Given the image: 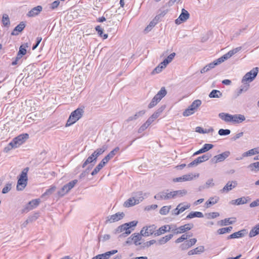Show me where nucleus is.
Here are the masks:
<instances>
[{
    "label": "nucleus",
    "mask_w": 259,
    "mask_h": 259,
    "mask_svg": "<svg viewBox=\"0 0 259 259\" xmlns=\"http://www.w3.org/2000/svg\"><path fill=\"white\" fill-rule=\"evenodd\" d=\"M258 73V68L255 67L251 70L249 72L245 74L242 79V82L243 83L240 86L241 89L243 92H246L249 88V83L251 82L256 76Z\"/></svg>",
    "instance_id": "obj_1"
},
{
    "label": "nucleus",
    "mask_w": 259,
    "mask_h": 259,
    "mask_svg": "<svg viewBox=\"0 0 259 259\" xmlns=\"http://www.w3.org/2000/svg\"><path fill=\"white\" fill-rule=\"evenodd\" d=\"M83 113V110L81 108H77L70 115L66 126H70L76 122L82 116Z\"/></svg>",
    "instance_id": "obj_2"
},
{
    "label": "nucleus",
    "mask_w": 259,
    "mask_h": 259,
    "mask_svg": "<svg viewBox=\"0 0 259 259\" xmlns=\"http://www.w3.org/2000/svg\"><path fill=\"white\" fill-rule=\"evenodd\" d=\"M28 170V168H25L22 171L20 178L18 180L17 185V190L18 191H22L23 190L27 185V174Z\"/></svg>",
    "instance_id": "obj_3"
},
{
    "label": "nucleus",
    "mask_w": 259,
    "mask_h": 259,
    "mask_svg": "<svg viewBox=\"0 0 259 259\" xmlns=\"http://www.w3.org/2000/svg\"><path fill=\"white\" fill-rule=\"evenodd\" d=\"M133 229H129V227L125 224H123L118 226L114 231L115 234H118L122 233L119 236V238H124L130 234Z\"/></svg>",
    "instance_id": "obj_4"
},
{
    "label": "nucleus",
    "mask_w": 259,
    "mask_h": 259,
    "mask_svg": "<svg viewBox=\"0 0 259 259\" xmlns=\"http://www.w3.org/2000/svg\"><path fill=\"white\" fill-rule=\"evenodd\" d=\"M77 180H73L68 184L65 185L58 192V195L62 197L67 194L77 183Z\"/></svg>",
    "instance_id": "obj_5"
},
{
    "label": "nucleus",
    "mask_w": 259,
    "mask_h": 259,
    "mask_svg": "<svg viewBox=\"0 0 259 259\" xmlns=\"http://www.w3.org/2000/svg\"><path fill=\"white\" fill-rule=\"evenodd\" d=\"M211 154H209L208 153L204 154L203 155H202L201 156H199V157H197L194 161H193L192 162L190 163L188 165V166L192 167L193 166H196L201 162L207 161L211 157Z\"/></svg>",
    "instance_id": "obj_6"
},
{
    "label": "nucleus",
    "mask_w": 259,
    "mask_h": 259,
    "mask_svg": "<svg viewBox=\"0 0 259 259\" xmlns=\"http://www.w3.org/2000/svg\"><path fill=\"white\" fill-rule=\"evenodd\" d=\"M156 227L153 225L148 227H144L141 230L140 233L143 236H149L156 232Z\"/></svg>",
    "instance_id": "obj_7"
},
{
    "label": "nucleus",
    "mask_w": 259,
    "mask_h": 259,
    "mask_svg": "<svg viewBox=\"0 0 259 259\" xmlns=\"http://www.w3.org/2000/svg\"><path fill=\"white\" fill-rule=\"evenodd\" d=\"M28 135L27 134H21L15 138L13 140V143L14 144V147H18L20 145H22L25 140L28 138Z\"/></svg>",
    "instance_id": "obj_8"
},
{
    "label": "nucleus",
    "mask_w": 259,
    "mask_h": 259,
    "mask_svg": "<svg viewBox=\"0 0 259 259\" xmlns=\"http://www.w3.org/2000/svg\"><path fill=\"white\" fill-rule=\"evenodd\" d=\"M124 217L123 212H117L114 214H112L108 217L106 221V223H112L121 220Z\"/></svg>",
    "instance_id": "obj_9"
},
{
    "label": "nucleus",
    "mask_w": 259,
    "mask_h": 259,
    "mask_svg": "<svg viewBox=\"0 0 259 259\" xmlns=\"http://www.w3.org/2000/svg\"><path fill=\"white\" fill-rule=\"evenodd\" d=\"M190 17V14L189 12L185 9H182V12L178 18L175 20V23L177 24H180L182 23L185 22Z\"/></svg>",
    "instance_id": "obj_10"
},
{
    "label": "nucleus",
    "mask_w": 259,
    "mask_h": 259,
    "mask_svg": "<svg viewBox=\"0 0 259 259\" xmlns=\"http://www.w3.org/2000/svg\"><path fill=\"white\" fill-rule=\"evenodd\" d=\"M193 226L194 225L193 224H187L180 226L179 228L172 229L171 231L173 232L175 234H180L190 230L193 227Z\"/></svg>",
    "instance_id": "obj_11"
},
{
    "label": "nucleus",
    "mask_w": 259,
    "mask_h": 259,
    "mask_svg": "<svg viewBox=\"0 0 259 259\" xmlns=\"http://www.w3.org/2000/svg\"><path fill=\"white\" fill-rule=\"evenodd\" d=\"M230 154V152L228 151H225L220 154L214 156L211 160L213 163H217L219 162L223 161Z\"/></svg>",
    "instance_id": "obj_12"
},
{
    "label": "nucleus",
    "mask_w": 259,
    "mask_h": 259,
    "mask_svg": "<svg viewBox=\"0 0 259 259\" xmlns=\"http://www.w3.org/2000/svg\"><path fill=\"white\" fill-rule=\"evenodd\" d=\"M237 185L238 183L236 181H229L224 188L220 190V192L222 193H228L233 188H235Z\"/></svg>",
    "instance_id": "obj_13"
},
{
    "label": "nucleus",
    "mask_w": 259,
    "mask_h": 259,
    "mask_svg": "<svg viewBox=\"0 0 259 259\" xmlns=\"http://www.w3.org/2000/svg\"><path fill=\"white\" fill-rule=\"evenodd\" d=\"M145 113V111L143 110L136 113L134 115L130 116L124 121L125 123H127L132 121H135L142 117Z\"/></svg>",
    "instance_id": "obj_14"
},
{
    "label": "nucleus",
    "mask_w": 259,
    "mask_h": 259,
    "mask_svg": "<svg viewBox=\"0 0 259 259\" xmlns=\"http://www.w3.org/2000/svg\"><path fill=\"white\" fill-rule=\"evenodd\" d=\"M117 252V250H112L104 253L98 254L92 259H108L110 256Z\"/></svg>",
    "instance_id": "obj_15"
},
{
    "label": "nucleus",
    "mask_w": 259,
    "mask_h": 259,
    "mask_svg": "<svg viewBox=\"0 0 259 259\" xmlns=\"http://www.w3.org/2000/svg\"><path fill=\"white\" fill-rule=\"evenodd\" d=\"M195 176H193L192 174H189L179 178H175L173 181L174 182H179L191 181L193 179V177Z\"/></svg>",
    "instance_id": "obj_16"
},
{
    "label": "nucleus",
    "mask_w": 259,
    "mask_h": 259,
    "mask_svg": "<svg viewBox=\"0 0 259 259\" xmlns=\"http://www.w3.org/2000/svg\"><path fill=\"white\" fill-rule=\"evenodd\" d=\"M172 228L169 225H165L161 227L158 230H156L154 233L156 236H159L166 232L171 231Z\"/></svg>",
    "instance_id": "obj_17"
},
{
    "label": "nucleus",
    "mask_w": 259,
    "mask_h": 259,
    "mask_svg": "<svg viewBox=\"0 0 259 259\" xmlns=\"http://www.w3.org/2000/svg\"><path fill=\"white\" fill-rule=\"evenodd\" d=\"M97 158L94 155L93 153L92 154L91 156H90L83 163L82 165V167L84 168L87 165L89 164H92V165H94V164L96 162Z\"/></svg>",
    "instance_id": "obj_18"
},
{
    "label": "nucleus",
    "mask_w": 259,
    "mask_h": 259,
    "mask_svg": "<svg viewBox=\"0 0 259 259\" xmlns=\"http://www.w3.org/2000/svg\"><path fill=\"white\" fill-rule=\"evenodd\" d=\"M42 8L41 6H38L36 7H34L28 12L27 16L28 17H34L38 15L39 13L42 11Z\"/></svg>",
    "instance_id": "obj_19"
},
{
    "label": "nucleus",
    "mask_w": 259,
    "mask_h": 259,
    "mask_svg": "<svg viewBox=\"0 0 259 259\" xmlns=\"http://www.w3.org/2000/svg\"><path fill=\"white\" fill-rule=\"evenodd\" d=\"M249 199L248 197H242L239 198H238L235 200H232L230 203L233 205H241L247 203L248 200Z\"/></svg>",
    "instance_id": "obj_20"
},
{
    "label": "nucleus",
    "mask_w": 259,
    "mask_h": 259,
    "mask_svg": "<svg viewBox=\"0 0 259 259\" xmlns=\"http://www.w3.org/2000/svg\"><path fill=\"white\" fill-rule=\"evenodd\" d=\"M245 120V117L242 114L232 115L231 121L235 123H239Z\"/></svg>",
    "instance_id": "obj_21"
},
{
    "label": "nucleus",
    "mask_w": 259,
    "mask_h": 259,
    "mask_svg": "<svg viewBox=\"0 0 259 259\" xmlns=\"http://www.w3.org/2000/svg\"><path fill=\"white\" fill-rule=\"evenodd\" d=\"M204 250V247L203 246H199L193 249L189 250L188 252V254L189 255L200 254L203 252Z\"/></svg>",
    "instance_id": "obj_22"
},
{
    "label": "nucleus",
    "mask_w": 259,
    "mask_h": 259,
    "mask_svg": "<svg viewBox=\"0 0 259 259\" xmlns=\"http://www.w3.org/2000/svg\"><path fill=\"white\" fill-rule=\"evenodd\" d=\"M25 24L24 22H20L17 26L15 27L13 31L11 33L12 35H18L19 32H21L25 28Z\"/></svg>",
    "instance_id": "obj_23"
},
{
    "label": "nucleus",
    "mask_w": 259,
    "mask_h": 259,
    "mask_svg": "<svg viewBox=\"0 0 259 259\" xmlns=\"http://www.w3.org/2000/svg\"><path fill=\"white\" fill-rule=\"evenodd\" d=\"M246 230H242L237 232L234 233L227 237V239L239 238L243 237L245 235Z\"/></svg>",
    "instance_id": "obj_24"
},
{
    "label": "nucleus",
    "mask_w": 259,
    "mask_h": 259,
    "mask_svg": "<svg viewBox=\"0 0 259 259\" xmlns=\"http://www.w3.org/2000/svg\"><path fill=\"white\" fill-rule=\"evenodd\" d=\"M214 186L213 179H208L204 185L200 186L198 188V190L201 191L204 189H208L210 187H212Z\"/></svg>",
    "instance_id": "obj_25"
},
{
    "label": "nucleus",
    "mask_w": 259,
    "mask_h": 259,
    "mask_svg": "<svg viewBox=\"0 0 259 259\" xmlns=\"http://www.w3.org/2000/svg\"><path fill=\"white\" fill-rule=\"evenodd\" d=\"M166 94L167 91L165 88L164 87H162L157 94L155 95L154 97H155L159 101H160Z\"/></svg>",
    "instance_id": "obj_26"
},
{
    "label": "nucleus",
    "mask_w": 259,
    "mask_h": 259,
    "mask_svg": "<svg viewBox=\"0 0 259 259\" xmlns=\"http://www.w3.org/2000/svg\"><path fill=\"white\" fill-rule=\"evenodd\" d=\"M219 200V197L218 196H214L209 198V199L205 202V205L206 208L210 207L211 205H213L218 203Z\"/></svg>",
    "instance_id": "obj_27"
},
{
    "label": "nucleus",
    "mask_w": 259,
    "mask_h": 259,
    "mask_svg": "<svg viewBox=\"0 0 259 259\" xmlns=\"http://www.w3.org/2000/svg\"><path fill=\"white\" fill-rule=\"evenodd\" d=\"M108 148L106 145H104L101 148L97 149L93 153L97 158L99 156L102 155Z\"/></svg>",
    "instance_id": "obj_28"
},
{
    "label": "nucleus",
    "mask_w": 259,
    "mask_h": 259,
    "mask_svg": "<svg viewBox=\"0 0 259 259\" xmlns=\"http://www.w3.org/2000/svg\"><path fill=\"white\" fill-rule=\"evenodd\" d=\"M259 153V147L250 149L242 154V157L250 156Z\"/></svg>",
    "instance_id": "obj_29"
},
{
    "label": "nucleus",
    "mask_w": 259,
    "mask_h": 259,
    "mask_svg": "<svg viewBox=\"0 0 259 259\" xmlns=\"http://www.w3.org/2000/svg\"><path fill=\"white\" fill-rule=\"evenodd\" d=\"M142 235L139 233H134L131 236V240H133L134 241V244L137 246L141 244L140 242H139V241H140L142 239Z\"/></svg>",
    "instance_id": "obj_30"
},
{
    "label": "nucleus",
    "mask_w": 259,
    "mask_h": 259,
    "mask_svg": "<svg viewBox=\"0 0 259 259\" xmlns=\"http://www.w3.org/2000/svg\"><path fill=\"white\" fill-rule=\"evenodd\" d=\"M232 115L229 113L222 112L219 113V117L226 122H231L232 120Z\"/></svg>",
    "instance_id": "obj_31"
},
{
    "label": "nucleus",
    "mask_w": 259,
    "mask_h": 259,
    "mask_svg": "<svg viewBox=\"0 0 259 259\" xmlns=\"http://www.w3.org/2000/svg\"><path fill=\"white\" fill-rule=\"evenodd\" d=\"M203 218V214L201 212L199 211H191L189 213V214L186 217V219H191L194 218Z\"/></svg>",
    "instance_id": "obj_32"
},
{
    "label": "nucleus",
    "mask_w": 259,
    "mask_h": 259,
    "mask_svg": "<svg viewBox=\"0 0 259 259\" xmlns=\"http://www.w3.org/2000/svg\"><path fill=\"white\" fill-rule=\"evenodd\" d=\"M144 195H146V194H143L142 192L140 191L134 194L133 197L136 200L137 203L139 204L144 200Z\"/></svg>",
    "instance_id": "obj_33"
},
{
    "label": "nucleus",
    "mask_w": 259,
    "mask_h": 259,
    "mask_svg": "<svg viewBox=\"0 0 259 259\" xmlns=\"http://www.w3.org/2000/svg\"><path fill=\"white\" fill-rule=\"evenodd\" d=\"M136 204H138L136 200L132 197L124 202L123 206L125 207H130Z\"/></svg>",
    "instance_id": "obj_34"
},
{
    "label": "nucleus",
    "mask_w": 259,
    "mask_h": 259,
    "mask_svg": "<svg viewBox=\"0 0 259 259\" xmlns=\"http://www.w3.org/2000/svg\"><path fill=\"white\" fill-rule=\"evenodd\" d=\"M258 234H259V223L256 224L250 231L249 233V237L252 238Z\"/></svg>",
    "instance_id": "obj_35"
},
{
    "label": "nucleus",
    "mask_w": 259,
    "mask_h": 259,
    "mask_svg": "<svg viewBox=\"0 0 259 259\" xmlns=\"http://www.w3.org/2000/svg\"><path fill=\"white\" fill-rule=\"evenodd\" d=\"M166 195L167 194L165 190L157 193L156 195L154 196V198L158 200H167Z\"/></svg>",
    "instance_id": "obj_36"
},
{
    "label": "nucleus",
    "mask_w": 259,
    "mask_h": 259,
    "mask_svg": "<svg viewBox=\"0 0 259 259\" xmlns=\"http://www.w3.org/2000/svg\"><path fill=\"white\" fill-rule=\"evenodd\" d=\"M174 198L181 197L187 194V191L185 189L174 191Z\"/></svg>",
    "instance_id": "obj_37"
},
{
    "label": "nucleus",
    "mask_w": 259,
    "mask_h": 259,
    "mask_svg": "<svg viewBox=\"0 0 259 259\" xmlns=\"http://www.w3.org/2000/svg\"><path fill=\"white\" fill-rule=\"evenodd\" d=\"M222 96V93L219 90H213L209 94L210 98H220Z\"/></svg>",
    "instance_id": "obj_38"
},
{
    "label": "nucleus",
    "mask_w": 259,
    "mask_h": 259,
    "mask_svg": "<svg viewBox=\"0 0 259 259\" xmlns=\"http://www.w3.org/2000/svg\"><path fill=\"white\" fill-rule=\"evenodd\" d=\"M176 54L175 53H172L170 54L166 59H165L163 62H161V64H163L164 66H166L169 64L170 62L172 61L174 59Z\"/></svg>",
    "instance_id": "obj_39"
},
{
    "label": "nucleus",
    "mask_w": 259,
    "mask_h": 259,
    "mask_svg": "<svg viewBox=\"0 0 259 259\" xmlns=\"http://www.w3.org/2000/svg\"><path fill=\"white\" fill-rule=\"evenodd\" d=\"M202 102L200 100L197 99L194 100L192 104L189 106L195 111L201 105Z\"/></svg>",
    "instance_id": "obj_40"
},
{
    "label": "nucleus",
    "mask_w": 259,
    "mask_h": 259,
    "mask_svg": "<svg viewBox=\"0 0 259 259\" xmlns=\"http://www.w3.org/2000/svg\"><path fill=\"white\" fill-rule=\"evenodd\" d=\"M165 108L164 106H161L151 116V117L154 119H156L159 117L160 114L162 112Z\"/></svg>",
    "instance_id": "obj_41"
},
{
    "label": "nucleus",
    "mask_w": 259,
    "mask_h": 259,
    "mask_svg": "<svg viewBox=\"0 0 259 259\" xmlns=\"http://www.w3.org/2000/svg\"><path fill=\"white\" fill-rule=\"evenodd\" d=\"M172 237H173L172 234H169L168 235H166L164 237L160 238L158 240L159 243L160 245L166 243L167 241H168L170 239H171Z\"/></svg>",
    "instance_id": "obj_42"
},
{
    "label": "nucleus",
    "mask_w": 259,
    "mask_h": 259,
    "mask_svg": "<svg viewBox=\"0 0 259 259\" xmlns=\"http://www.w3.org/2000/svg\"><path fill=\"white\" fill-rule=\"evenodd\" d=\"M229 58H230V57L228 56V54L226 53L223 56H222L221 57L219 58L216 60H214V63H216V65H217L224 62L225 60H227Z\"/></svg>",
    "instance_id": "obj_43"
},
{
    "label": "nucleus",
    "mask_w": 259,
    "mask_h": 259,
    "mask_svg": "<svg viewBox=\"0 0 259 259\" xmlns=\"http://www.w3.org/2000/svg\"><path fill=\"white\" fill-rule=\"evenodd\" d=\"M232 229L233 227L231 226L219 229L218 230L217 233L220 235L224 234L225 233H230L232 231Z\"/></svg>",
    "instance_id": "obj_44"
},
{
    "label": "nucleus",
    "mask_w": 259,
    "mask_h": 259,
    "mask_svg": "<svg viewBox=\"0 0 259 259\" xmlns=\"http://www.w3.org/2000/svg\"><path fill=\"white\" fill-rule=\"evenodd\" d=\"M213 131L212 128H209L208 130L205 129L204 130L201 127L197 126L196 127L195 131L197 133H201V134H206V133H209L210 132H212Z\"/></svg>",
    "instance_id": "obj_45"
},
{
    "label": "nucleus",
    "mask_w": 259,
    "mask_h": 259,
    "mask_svg": "<svg viewBox=\"0 0 259 259\" xmlns=\"http://www.w3.org/2000/svg\"><path fill=\"white\" fill-rule=\"evenodd\" d=\"M40 202V200L39 199H35L30 201L29 202V205H30L31 207L30 209H33L37 206L39 205Z\"/></svg>",
    "instance_id": "obj_46"
},
{
    "label": "nucleus",
    "mask_w": 259,
    "mask_h": 259,
    "mask_svg": "<svg viewBox=\"0 0 259 259\" xmlns=\"http://www.w3.org/2000/svg\"><path fill=\"white\" fill-rule=\"evenodd\" d=\"M195 112L194 110L189 106L188 108L183 112V115L185 117L189 116L194 114Z\"/></svg>",
    "instance_id": "obj_47"
},
{
    "label": "nucleus",
    "mask_w": 259,
    "mask_h": 259,
    "mask_svg": "<svg viewBox=\"0 0 259 259\" xmlns=\"http://www.w3.org/2000/svg\"><path fill=\"white\" fill-rule=\"evenodd\" d=\"M248 168H249L251 171H258L259 162H256L250 164V165H249Z\"/></svg>",
    "instance_id": "obj_48"
},
{
    "label": "nucleus",
    "mask_w": 259,
    "mask_h": 259,
    "mask_svg": "<svg viewBox=\"0 0 259 259\" xmlns=\"http://www.w3.org/2000/svg\"><path fill=\"white\" fill-rule=\"evenodd\" d=\"M104 166L100 162L96 166L91 173L92 176H95L104 167Z\"/></svg>",
    "instance_id": "obj_49"
},
{
    "label": "nucleus",
    "mask_w": 259,
    "mask_h": 259,
    "mask_svg": "<svg viewBox=\"0 0 259 259\" xmlns=\"http://www.w3.org/2000/svg\"><path fill=\"white\" fill-rule=\"evenodd\" d=\"M166 66H164L163 64H161V63L159 64L152 71V73L153 74L160 73L162 70Z\"/></svg>",
    "instance_id": "obj_50"
},
{
    "label": "nucleus",
    "mask_w": 259,
    "mask_h": 259,
    "mask_svg": "<svg viewBox=\"0 0 259 259\" xmlns=\"http://www.w3.org/2000/svg\"><path fill=\"white\" fill-rule=\"evenodd\" d=\"M171 208V206H163L160 210L159 213L162 215H166L167 214Z\"/></svg>",
    "instance_id": "obj_51"
},
{
    "label": "nucleus",
    "mask_w": 259,
    "mask_h": 259,
    "mask_svg": "<svg viewBox=\"0 0 259 259\" xmlns=\"http://www.w3.org/2000/svg\"><path fill=\"white\" fill-rule=\"evenodd\" d=\"M235 221H230V218L225 219L221 220L219 224L221 226H226L229 224H232Z\"/></svg>",
    "instance_id": "obj_52"
},
{
    "label": "nucleus",
    "mask_w": 259,
    "mask_h": 259,
    "mask_svg": "<svg viewBox=\"0 0 259 259\" xmlns=\"http://www.w3.org/2000/svg\"><path fill=\"white\" fill-rule=\"evenodd\" d=\"M2 22L5 26H7L10 24V20L7 14H5L3 15Z\"/></svg>",
    "instance_id": "obj_53"
},
{
    "label": "nucleus",
    "mask_w": 259,
    "mask_h": 259,
    "mask_svg": "<svg viewBox=\"0 0 259 259\" xmlns=\"http://www.w3.org/2000/svg\"><path fill=\"white\" fill-rule=\"evenodd\" d=\"M56 189V187L55 186H52L50 189L46 190V191L41 195V197L52 194L55 191Z\"/></svg>",
    "instance_id": "obj_54"
},
{
    "label": "nucleus",
    "mask_w": 259,
    "mask_h": 259,
    "mask_svg": "<svg viewBox=\"0 0 259 259\" xmlns=\"http://www.w3.org/2000/svg\"><path fill=\"white\" fill-rule=\"evenodd\" d=\"M119 148L118 147H116L111 152H110V153L108 155H107V157H108V158L110 160L114 156V155H115V154L119 151Z\"/></svg>",
    "instance_id": "obj_55"
},
{
    "label": "nucleus",
    "mask_w": 259,
    "mask_h": 259,
    "mask_svg": "<svg viewBox=\"0 0 259 259\" xmlns=\"http://www.w3.org/2000/svg\"><path fill=\"white\" fill-rule=\"evenodd\" d=\"M192 235H187V234H184L181 236V237L178 238L175 241L176 243H179L187 239L189 237H190Z\"/></svg>",
    "instance_id": "obj_56"
},
{
    "label": "nucleus",
    "mask_w": 259,
    "mask_h": 259,
    "mask_svg": "<svg viewBox=\"0 0 259 259\" xmlns=\"http://www.w3.org/2000/svg\"><path fill=\"white\" fill-rule=\"evenodd\" d=\"M242 49L241 47H239L237 48H236L235 49H234L230 51H229L227 54L228 56L230 57H231L233 55L236 54L237 52H239Z\"/></svg>",
    "instance_id": "obj_57"
},
{
    "label": "nucleus",
    "mask_w": 259,
    "mask_h": 259,
    "mask_svg": "<svg viewBox=\"0 0 259 259\" xmlns=\"http://www.w3.org/2000/svg\"><path fill=\"white\" fill-rule=\"evenodd\" d=\"M160 101H159L155 97H153L151 102L148 105L149 108H152L155 106Z\"/></svg>",
    "instance_id": "obj_58"
},
{
    "label": "nucleus",
    "mask_w": 259,
    "mask_h": 259,
    "mask_svg": "<svg viewBox=\"0 0 259 259\" xmlns=\"http://www.w3.org/2000/svg\"><path fill=\"white\" fill-rule=\"evenodd\" d=\"M231 131L228 129H220L218 132V134L220 136H226L230 134Z\"/></svg>",
    "instance_id": "obj_59"
},
{
    "label": "nucleus",
    "mask_w": 259,
    "mask_h": 259,
    "mask_svg": "<svg viewBox=\"0 0 259 259\" xmlns=\"http://www.w3.org/2000/svg\"><path fill=\"white\" fill-rule=\"evenodd\" d=\"M14 144L13 142L11 141L7 146H6L4 150V152L8 153L9 151H10L12 149L16 148V147H14Z\"/></svg>",
    "instance_id": "obj_60"
},
{
    "label": "nucleus",
    "mask_w": 259,
    "mask_h": 259,
    "mask_svg": "<svg viewBox=\"0 0 259 259\" xmlns=\"http://www.w3.org/2000/svg\"><path fill=\"white\" fill-rule=\"evenodd\" d=\"M12 188V185L10 183H8L6 185L4 188L2 190L3 194H6L9 192Z\"/></svg>",
    "instance_id": "obj_61"
},
{
    "label": "nucleus",
    "mask_w": 259,
    "mask_h": 259,
    "mask_svg": "<svg viewBox=\"0 0 259 259\" xmlns=\"http://www.w3.org/2000/svg\"><path fill=\"white\" fill-rule=\"evenodd\" d=\"M220 215L219 213L218 212H210L206 214V216L208 219H214L218 217H219Z\"/></svg>",
    "instance_id": "obj_62"
},
{
    "label": "nucleus",
    "mask_w": 259,
    "mask_h": 259,
    "mask_svg": "<svg viewBox=\"0 0 259 259\" xmlns=\"http://www.w3.org/2000/svg\"><path fill=\"white\" fill-rule=\"evenodd\" d=\"M213 147V145L211 144H205L202 147V149L205 153L212 149Z\"/></svg>",
    "instance_id": "obj_63"
},
{
    "label": "nucleus",
    "mask_w": 259,
    "mask_h": 259,
    "mask_svg": "<svg viewBox=\"0 0 259 259\" xmlns=\"http://www.w3.org/2000/svg\"><path fill=\"white\" fill-rule=\"evenodd\" d=\"M19 55H22V56L24 55L26 53V47L23 45H21L19 48V50L18 52Z\"/></svg>",
    "instance_id": "obj_64"
}]
</instances>
